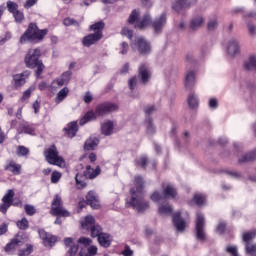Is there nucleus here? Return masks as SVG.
I'll return each mask as SVG.
<instances>
[{"label": "nucleus", "instance_id": "obj_1", "mask_svg": "<svg viewBox=\"0 0 256 256\" xmlns=\"http://www.w3.org/2000/svg\"><path fill=\"white\" fill-rule=\"evenodd\" d=\"M81 227L84 231L90 233L92 239H97L100 247L104 249L111 247L113 236L107 232H103V227L95 221V217L91 215L85 216L84 220L81 222Z\"/></svg>", "mask_w": 256, "mask_h": 256}, {"label": "nucleus", "instance_id": "obj_2", "mask_svg": "<svg viewBox=\"0 0 256 256\" xmlns=\"http://www.w3.org/2000/svg\"><path fill=\"white\" fill-rule=\"evenodd\" d=\"M144 189L145 179L141 175H136L134 177V188H130L131 198L126 200V207H132L138 213H145L149 209V202L143 197Z\"/></svg>", "mask_w": 256, "mask_h": 256}, {"label": "nucleus", "instance_id": "obj_3", "mask_svg": "<svg viewBox=\"0 0 256 256\" xmlns=\"http://www.w3.org/2000/svg\"><path fill=\"white\" fill-rule=\"evenodd\" d=\"M49 33V29H39L37 23L31 22L28 24V28L21 35L19 43L25 45V43H35V41H43L45 36Z\"/></svg>", "mask_w": 256, "mask_h": 256}, {"label": "nucleus", "instance_id": "obj_4", "mask_svg": "<svg viewBox=\"0 0 256 256\" xmlns=\"http://www.w3.org/2000/svg\"><path fill=\"white\" fill-rule=\"evenodd\" d=\"M39 57H41V50L36 48L29 50L24 59V63L28 69H35L36 67L35 75L37 79H39L41 75H43V71H45V64H43V61L39 60Z\"/></svg>", "mask_w": 256, "mask_h": 256}, {"label": "nucleus", "instance_id": "obj_5", "mask_svg": "<svg viewBox=\"0 0 256 256\" xmlns=\"http://www.w3.org/2000/svg\"><path fill=\"white\" fill-rule=\"evenodd\" d=\"M103 29H105V22L99 21L89 26V31L94 33L88 34L82 38L83 47H91L97 45L103 39Z\"/></svg>", "mask_w": 256, "mask_h": 256}, {"label": "nucleus", "instance_id": "obj_6", "mask_svg": "<svg viewBox=\"0 0 256 256\" xmlns=\"http://www.w3.org/2000/svg\"><path fill=\"white\" fill-rule=\"evenodd\" d=\"M93 243V240L91 238L87 237H80L77 242L73 241V238H65L64 239V245L65 249L67 250L68 256H77V253L79 251V244L84 245V247H90V245Z\"/></svg>", "mask_w": 256, "mask_h": 256}, {"label": "nucleus", "instance_id": "obj_7", "mask_svg": "<svg viewBox=\"0 0 256 256\" xmlns=\"http://www.w3.org/2000/svg\"><path fill=\"white\" fill-rule=\"evenodd\" d=\"M50 213L53 215V217H57L55 223H58V225H61V221H59V217L71 216V213H69V211L63 208V200L59 195L54 196L53 201L51 203Z\"/></svg>", "mask_w": 256, "mask_h": 256}, {"label": "nucleus", "instance_id": "obj_8", "mask_svg": "<svg viewBox=\"0 0 256 256\" xmlns=\"http://www.w3.org/2000/svg\"><path fill=\"white\" fill-rule=\"evenodd\" d=\"M43 155L49 165H56L57 167H61V165L65 163L63 157L59 156V150L55 144H52L46 148L43 152Z\"/></svg>", "mask_w": 256, "mask_h": 256}, {"label": "nucleus", "instance_id": "obj_9", "mask_svg": "<svg viewBox=\"0 0 256 256\" xmlns=\"http://www.w3.org/2000/svg\"><path fill=\"white\" fill-rule=\"evenodd\" d=\"M132 49H136L139 55H150L151 54V42L145 37H136L134 42L131 44Z\"/></svg>", "mask_w": 256, "mask_h": 256}, {"label": "nucleus", "instance_id": "obj_10", "mask_svg": "<svg viewBox=\"0 0 256 256\" xmlns=\"http://www.w3.org/2000/svg\"><path fill=\"white\" fill-rule=\"evenodd\" d=\"M118 109L119 105L113 102H103L95 107V112L98 117H105V115H109V113H113V111Z\"/></svg>", "mask_w": 256, "mask_h": 256}, {"label": "nucleus", "instance_id": "obj_11", "mask_svg": "<svg viewBox=\"0 0 256 256\" xmlns=\"http://www.w3.org/2000/svg\"><path fill=\"white\" fill-rule=\"evenodd\" d=\"M195 231H196V238L199 241H205V239H206V234H205V216H203L199 212L196 214Z\"/></svg>", "mask_w": 256, "mask_h": 256}, {"label": "nucleus", "instance_id": "obj_12", "mask_svg": "<svg viewBox=\"0 0 256 256\" xmlns=\"http://www.w3.org/2000/svg\"><path fill=\"white\" fill-rule=\"evenodd\" d=\"M72 75L73 73L71 70L65 71L59 78L52 81L50 90L57 91L59 87H63V85H69V81H71Z\"/></svg>", "mask_w": 256, "mask_h": 256}, {"label": "nucleus", "instance_id": "obj_13", "mask_svg": "<svg viewBox=\"0 0 256 256\" xmlns=\"http://www.w3.org/2000/svg\"><path fill=\"white\" fill-rule=\"evenodd\" d=\"M138 79L143 83V85H147L149 81H151V68L147 63H141L138 67Z\"/></svg>", "mask_w": 256, "mask_h": 256}, {"label": "nucleus", "instance_id": "obj_14", "mask_svg": "<svg viewBox=\"0 0 256 256\" xmlns=\"http://www.w3.org/2000/svg\"><path fill=\"white\" fill-rule=\"evenodd\" d=\"M13 197H15V191H13V189L8 190L2 198V204H0V213H3V215L7 214L9 207L13 206Z\"/></svg>", "mask_w": 256, "mask_h": 256}, {"label": "nucleus", "instance_id": "obj_15", "mask_svg": "<svg viewBox=\"0 0 256 256\" xmlns=\"http://www.w3.org/2000/svg\"><path fill=\"white\" fill-rule=\"evenodd\" d=\"M38 235L42 240L44 247H54L55 243H57V236L48 233L45 229H39Z\"/></svg>", "mask_w": 256, "mask_h": 256}, {"label": "nucleus", "instance_id": "obj_16", "mask_svg": "<svg viewBox=\"0 0 256 256\" xmlns=\"http://www.w3.org/2000/svg\"><path fill=\"white\" fill-rule=\"evenodd\" d=\"M23 245V240L19 238V235H16L14 238L10 240L8 244L4 247L5 253L8 255H14L15 251H17V247H21Z\"/></svg>", "mask_w": 256, "mask_h": 256}, {"label": "nucleus", "instance_id": "obj_17", "mask_svg": "<svg viewBox=\"0 0 256 256\" xmlns=\"http://www.w3.org/2000/svg\"><path fill=\"white\" fill-rule=\"evenodd\" d=\"M172 222L176 230L183 233L187 229V221L181 217V212H176L172 215Z\"/></svg>", "mask_w": 256, "mask_h": 256}, {"label": "nucleus", "instance_id": "obj_18", "mask_svg": "<svg viewBox=\"0 0 256 256\" xmlns=\"http://www.w3.org/2000/svg\"><path fill=\"white\" fill-rule=\"evenodd\" d=\"M4 171H8L9 173H12V175H21V171H23V166L15 160H8L6 162V165L4 166Z\"/></svg>", "mask_w": 256, "mask_h": 256}, {"label": "nucleus", "instance_id": "obj_19", "mask_svg": "<svg viewBox=\"0 0 256 256\" xmlns=\"http://www.w3.org/2000/svg\"><path fill=\"white\" fill-rule=\"evenodd\" d=\"M167 25V14L162 13L159 17H156L154 21H152V28L155 33H161L163 31V27Z\"/></svg>", "mask_w": 256, "mask_h": 256}, {"label": "nucleus", "instance_id": "obj_20", "mask_svg": "<svg viewBox=\"0 0 256 256\" xmlns=\"http://www.w3.org/2000/svg\"><path fill=\"white\" fill-rule=\"evenodd\" d=\"M86 203L90 205L92 209H101V202L99 201V196L95 191H89L86 195Z\"/></svg>", "mask_w": 256, "mask_h": 256}, {"label": "nucleus", "instance_id": "obj_21", "mask_svg": "<svg viewBox=\"0 0 256 256\" xmlns=\"http://www.w3.org/2000/svg\"><path fill=\"white\" fill-rule=\"evenodd\" d=\"M162 195L165 197V199H175L178 195L177 188L173 186V184H162Z\"/></svg>", "mask_w": 256, "mask_h": 256}, {"label": "nucleus", "instance_id": "obj_22", "mask_svg": "<svg viewBox=\"0 0 256 256\" xmlns=\"http://www.w3.org/2000/svg\"><path fill=\"white\" fill-rule=\"evenodd\" d=\"M63 131L66 137L73 139V137H75L79 132V125L77 124V121L69 122Z\"/></svg>", "mask_w": 256, "mask_h": 256}, {"label": "nucleus", "instance_id": "obj_23", "mask_svg": "<svg viewBox=\"0 0 256 256\" xmlns=\"http://www.w3.org/2000/svg\"><path fill=\"white\" fill-rule=\"evenodd\" d=\"M83 173L85 179H97V177L101 175V166H96L95 168H92L91 165H87Z\"/></svg>", "mask_w": 256, "mask_h": 256}, {"label": "nucleus", "instance_id": "obj_24", "mask_svg": "<svg viewBox=\"0 0 256 256\" xmlns=\"http://www.w3.org/2000/svg\"><path fill=\"white\" fill-rule=\"evenodd\" d=\"M29 75H31V72L29 71H24L20 74H16L13 76V81H14V87L19 88L23 87L26 83V79L29 78Z\"/></svg>", "mask_w": 256, "mask_h": 256}, {"label": "nucleus", "instance_id": "obj_25", "mask_svg": "<svg viewBox=\"0 0 256 256\" xmlns=\"http://www.w3.org/2000/svg\"><path fill=\"white\" fill-rule=\"evenodd\" d=\"M18 132L24 133L25 135H35L36 128L34 124H29V122H22L18 126Z\"/></svg>", "mask_w": 256, "mask_h": 256}, {"label": "nucleus", "instance_id": "obj_26", "mask_svg": "<svg viewBox=\"0 0 256 256\" xmlns=\"http://www.w3.org/2000/svg\"><path fill=\"white\" fill-rule=\"evenodd\" d=\"M97 117H99L97 116V112L90 110L80 119L79 124L81 126L87 125L90 121H95Z\"/></svg>", "mask_w": 256, "mask_h": 256}, {"label": "nucleus", "instance_id": "obj_27", "mask_svg": "<svg viewBox=\"0 0 256 256\" xmlns=\"http://www.w3.org/2000/svg\"><path fill=\"white\" fill-rule=\"evenodd\" d=\"M148 25H152L151 15L145 14L143 18L134 25V29H145Z\"/></svg>", "mask_w": 256, "mask_h": 256}, {"label": "nucleus", "instance_id": "obj_28", "mask_svg": "<svg viewBox=\"0 0 256 256\" xmlns=\"http://www.w3.org/2000/svg\"><path fill=\"white\" fill-rule=\"evenodd\" d=\"M188 7H191V2H189V0H177L173 4L172 9L179 13L180 11H183V9H188Z\"/></svg>", "mask_w": 256, "mask_h": 256}, {"label": "nucleus", "instance_id": "obj_29", "mask_svg": "<svg viewBox=\"0 0 256 256\" xmlns=\"http://www.w3.org/2000/svg\"><path fill=\"white\" fill-rule=\"evenodd\" d=\"M139 17H141V11H139V9L132 10L127 19L128 25H137V23H139Z\"/></svg>", "mask_w": 256, "mask_h": 256}, {"label": "nucleus", "instance_id": "obj_30", "mask_svg": "<svg viewBox=\"0 0 256 256\" xmlns=\"http://www.w3.org/2000/svg\"><path fill=\"white\" fill-rule=\"evenodd\" d=\"M97 145H99V139L96 137H90L85 141L84 149L85 151H93Z\"/></svg>", "mask_w": 256, "mask_h": 256}, {"label": "nucleus", "instance_id": "obj_31", "mask_svg": "<svg viewBox=\"0 0 256 256\" xmlns=\"http://www.w3.org/2000/svg\"><path fill=\"white\" fill-rule=\"evenodd\" d=\"M69 95V88L64 87L62 88L55 97V103L56 105H59V103H62V101H65L67 99V96Z\"/></svg>", "mask_w": 256, "mask_h": 256}, {"label": "nucleus", "instance_id": "obj_32", "mask_svg": "<svg viewBox=\"0 0 256 256\" xmlns=\"http://www.w3.org/2000/svg\"><path fill=\"white\" fill-rule=\"evenodd\" d=\"M86 179L85 174L77 173L75 176L76 189H85V187H87V182L85 181Z\"/></svg>", "mask_w": 256, "mask_h": 256}, {"label": "nucleus", "instance_id": "obj_33", "mask_svg": "<svg viewBox=\"0 0 256 256\" xmlns=\"http://www.w3.org/2000/svg\"><path fill=\"white\" fill-rule=\"evenodd\" d=\"M227 51L228 54L232 57L237 55V53H239V42H237V40L230 41L227 47Z\"/></svg>", "mask_w": 256, "mask_h": 256}, {"label": "nucleus", "instance_id": "obj_34", "mask_svg": "<svg viewBox=\"0 0 256 256\" xmlns=\"http://www.w3.org/2000/svg\"><path fill=\"white\" fill-rule=\"evenodd\" d=\"M188 106L190 109H197L199 107V98L195 93H190L187 99Z\"/></svg>", "mask_w": 256, "mask_h": 256}, {"label": "nucleus", "instance_id": "obj_35", "mask_svg": "<svg viewBox=\"0 0 256 256\" xmlns=\"http://www.w3.org/2000/svg\"><path fill=\"white\" fill-rule=\"evenodd\" d=\"M191 201L198 207H203V205H205V201H207V197L204 194H194Z\"/></svg>", "mask_w": 256, "mask_h": 256}, {"label": "nucleus", "instance_id": "obj_36", "mask_svg": "<svg viewBox=\"0 0 256 256\" xmlns=\"http://www.w3.org/2000/svg\"><path fill=\"white\" fill-rule=\"evenodd\" d=\"M102 135H111L113 133V121H107L101 126Z\"/></svg>", "mask_w": 256, "mask_h": 256}, {"label": "nucleus", "instance_id": "obj_37", "mask_svg": "<svg viewBox=\"0 0 256 256\" xmlns=\"http://www.w3.org/2000/svg\"><path fill=\"white\" fill-rule=\"evenodd\" d=\"M246 255L255 256L256 255V243L246 242L244 243Z\"/></svg>", "mask_w": 256, "mask_h": 256}, {"label": "nucleus", "instance_id": "obj_38", "mask_svg": "<svg viewBox=\"0 0 256 256\" xmlns=\"http://www.w3.org/2000/svg\"><path fill=\"white\" fill-rule=\"evenodd\" d=\"M193 85H195V72L190 71L185 77V87L191 88Z\"/></svg>", "mask_w": 256, "mask_h": 256}, {"label": "nucleus", "instance_id": "obj_39", "mask_svg": "<svg viewBox=\"0 0 256 256\" xmlns=\"http://www.w3.org/2000/svg\"><path fill=\"white\" fill-rule=\"evenodd\" d=\"M256 237V230L244 232L242 235L243 243H253V239Z\"/></svg>", "mask_w": 256, "mask_h": 256}, {"label": "nucleus", "instance_id": "obj_40", "mask_svg": "<svg viewBox=\"0 0 256 256\" xmlns=\"http://www.w3.org/2000/svg\"><path fill=\"white\" fill-rule=\"evenodd\" d=\"M256 152H249L242 156L238 161L239 163H251V161H255Z\"/></svg>", "mask_w": 256, "mask_h": 256}, {"label": "nucleus", "instance_id": "obj_41", "mask_svg": "<svg viewBox=\"0 0 256 256\" xmlns=\"http://www.w3.org/2000/svg\"><path fill=\"white\" fill-rule=\"evenodd\" d=\"M135 165L136 167H141V169H147V165H149V158H147V156H141L135 160Z\"/></svg>", "mask_w": 256, "mask_h": 256}, {"label": "nucleus", "instance_id": "obj_42", "mask_svg": "<svg viewBox=\"0 0 256 256\" xmlns=\"http://www.w3.org/2000/svg\"><path fill=\"white\" fill-rule=\"evenodd\" d=\"M98 248L95 245L89 246L87 248V253L84 250H80L79 256H95L97 255Z\"/></svg>", "mask_w": 256, "mask_h": 256}, {"label": "nucleus", "instance_id": "obj_43", "mask_svg": "<svg viewBox=\"0 0 256 256\" xmlns=\"http://www.w3.org/2000/svg\"><path fill=\"white\" fill-rule=\"evenodd\" d=\"M204 21L205 20L203 19V17L194 18L191 20L190 28L193 31H195V30L199 29V27H201V25H203Z\"/></svg>", "mask_w": 256, "mask_h": 256}, {"label": "nucleus", "instance_id": "obj_44", "mask_svg": "<svg viewBox=\"0 0 256 256\" xmlns=\"http://www.w3.org/2000/svg\"><path fill=\"white\" fill-rule=\"evenodd\" d=\"M16 227H18L20 231H27V229H29V220H27L26 217H23L16 222Z\"/></svg>", "mask_w": 256, "mask_h": 256}, {"label": "nucleus", "instance_id": "obj_45", "mask_svg": "<svg viewBox=\"0 0 256 256\" xmlns=\"http://www.w3.org/2000/svg\"><path fill=\"white\" fill-rule=\"evenodd\" d=\"M160 215H171L173 213V207L169 204L162 205L158 209Z\"/></svg>", "mask_w": 256, "mask_h": 256}, {"label": "nucleus", "instance_id": "obj_46", "mask_svg": "<svg viewBox=\"0 0 256 256\" xmlns=\"http://www.w3.org/2000/svg\"><path fill=\"white\" fill-rule=\"evenodd\" d=\"M33 253V245L27 244L25 249L18 250V256H29Z\"/></svg>", "mask_w": 256, "mask_h": 256}, {"label": "nucleus", "instance_id": "obj_47", "mask_svg": "<svg viewBox=\"0 0 256 256\" xmlns=\"http://www.w3.org/2000/svg\"><path fill=\"white\" fill-rule=\"evenodd\" d=\"M7 5V9L9 11V13H12V15L16 12L19 11V4H17L16 2H13L11 0H8L6 2Z\"/></svg>", "mask_w": 256, "mask_h": 256}, {"label": "nucleus", "instance_id": "obj_48", "mask_svg": "<svg viewBox=\"0 0 256 256\" xmlns=\"http://www.w3.org/2000/svg\"><path fill=\"white\" fill-rule=\"evenodd\" d=\"M18 157H27L29 154V148L19 145L16 150Z\"/></svg>", "mask_w": 256, "mask_h": 256}, {"label": "nucleus", "instance_id": "obj_49", "mask_svg": "<svg viewBox=\"0 0 256 256\" xmlns=\"http://www.w3.org/2000/svg\"><path fill=\"white\" fill-rule=\"evenodd\" d=\"M24 210H25L26 215H28L29 217H33V215H35V213H37V209H35V206H33L31 204L24 205Z\"/></svg>", "mask_w": 256, "mask_h": 256}, {"label": "nucleus", "instance_id": "obj_50", "mask_svg": "<svg viewBox=\"0 0 256 256\" xmlns=\"http://www.w3.org/2000/svg\"><path fill=\"white\" fill-rule=\"evenodd\" d=\"M12 15H13L16 23H23V21L25 20V14H23V12H21L19 10L14 12Z\"/></svg>", "mask_w": 256, "mask_h": 256}, {"label": "nucleus", "instance_id": "obj_51", "mask_svg": "<svg viewBox=\"0 0 256 256\" xmlns=\"http://www.w3.org/2000/svg\"><path fill=\"white\" fill-rule=\"evenodd\" d=\"M146 129L148 133H155V124H153V118H148L146 120Z\"/></svg>", "mask_w": 256, "mask_h": 256}, {"label": "nucleus", "instance_id": "obj_52", "mask_svg": "<svg viewBox=\"0 0 256 256\" xmlns=\"http://www.w3.org/2000/svg\"><path fill=\"white\" fill-rule=\"evenodd\" d=\"M62 174L59 171H53L51 174V183H59L61 180Z\"/></svg>", "mask_w": 256, "mask_h": 256}, {"label": "nucleus", "instance_id": "obj_53", "mask_svg": "<svg viewBox=\"0 0 256 256\" xmlns=\"http://www.w3.org/2000/svg\"><path fill=\"white\" fill-rule=\"evenodd\" d=\"M226 253H229V255H231V256H239V252L237 250V246L228 245L226 247Z\"/></svg>", "mask_w": 256, "mask_h": 256}, {"label": "nucleus", "instance_id": "obj_54", "mask_svg": "<svg viewBox=\"0 0 256 256\" xmlns=\"http://www.w3.org/2000/svg\"><path fill=\"white\" fill-rule=\"evenodd\" d=\"M63 25H65V27H71V25H79V22L73 18L67 17L63 20Z\"/></svg>", "mask_w": 256, "mask_h": 256}, {"label": "nucleus", "instance_id": "obj_55", "mask_svg": "<svg viewBox=\"0 0 256 256\" xmlns=\"http://www.w3.org/2000/svg\"><path fill=\"white\" fill-rule=\"evenodd\" d=\"M121 35H124L125 37H127L128 39H133V30L127 28V27H124L122 28L121 30Z\"/></svg>", "mask_w": 256, "mask_h": 256}, {"label": "nucleus", "instance_id": "obj_56", "mask_svg": "<svg viewBox=\"0 0 256 256\" xmlns=\"http://www.w3.org/2000/svg\"><path fill=\"white\" fill-rule=\"evenodd\" d=\"M32 91L33 90H31V88H28L26 91H24L22 97L20 98L21 103H25V101L30 99Z\"/></svg>", "mask_w": 256, "mask_h": 256}, {"label": "nucleus", "instance_id": "obj_57", "mask_svg": "<svg viewBox=\"0 0 256 256\" xmlns=\"http://www.w3.org/2000/svg\"><path fill=\"white\" fill-rule=\"evenodd\" d=\"M216 231L220 234L223 235V233H225V231H227V223L225 222H219Z\"/></svg>", "mask_w": 256, "mask_h": 256}, {"label": "nucleus", "instance_id": "obj_58", "mask_svg": "<svg viewBox=\"0 0 256 256\" xmlns=\"http://www.w3.org/2000/svg\"><path fill=\"white\" fill-rule=\"evenodd\" d=\"M128 86L129 89L131 91L135 90V87H137V76L132 77L129 81H128Z\"/></svg>", "mask_w": 256, "mask_h": 256}, {"label": "nucleus", "instance_id": "obj_59", "mask_svg": "<svg viewBox=\"0 0 256 256\" xmlns=\"http://www.w3.org/2000/svg\"><path fill=\"white\" fill-rule=\"evenodd\" d=\"M217 18H214L213 20H210L208 22V31H213L214 29H217Z\"/></svg>", "mask_w": 256, "mask_h": 256}, {"label": "nucleus", "instance_id": "obj_60", "mask_svg": "<svg viewBox=\"0 0 256 256\" xmlns=\"http://www.w3.org/2000/svg\"><path fill=\"white\" fill-rule=\"evenodd\" d=\"M151 201H153L154 203H157L159 201H161L162 196L159 192L155 191L151 196H150Z\"/></svg>", "mask_w": 256, "mask_h": 256}, {"label": "nucleus", "instance_id": "obj_61", "mask_svg": "<svg viewBox=\"0 0 256 256\" xmlns=\"http://www.w3.org/2000/svg\"><path fill=\"white\" fill-rule=\"evenodd\" d=\"M39 0H26L24 3V9H31L34 5H37Z\"/></svg>", "mask_w": 256, "mask_h": 256}, {"label": "nucleus", "instance_id": "obj_62", "mask_svg": "<svg viewBox=\"0 0 256 256\" xmlns=\"http://www.w3.org/2000/svg\"><path fill=\"white\" fill-rule=\"evenodd\" d=\"M123 256H133V250H131V247L129 245L124 246V250L122 251Z\"/></svg>", "mask_w": 256, "mask_h": 256}, {"label": "nucleus", "instance_id": "obj_63", "mask_svg": "<svg viewBox=\"0 0 256 256\" xmlns=\"http://www.w3.org/2000/svg\"><path fill=\"white\" fill-rule=\"evenodd\" d=\"M155 111H157V108H155L153 105L144 108V113H146V115H152V113H155Z\"/></svg>", "mask_w": 256, "mask_h": 256}, {"label": "nucleus", "instance_id": "obj_64", "mask_svg": "<svg viewBox=\"0 0 256 256\" xmlns=\"http://www.w3.org/2000/svg\"><path fill=\"white\" fill-rule=\"evenodd\" d=\"M121 55H127V52L129 51V44L127 42H123L121 44Z\"/></svg>", "mask_w": 256, "mask_h": 256}]
</instances>
